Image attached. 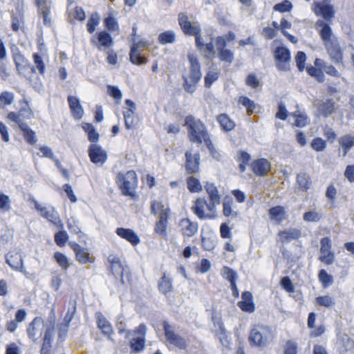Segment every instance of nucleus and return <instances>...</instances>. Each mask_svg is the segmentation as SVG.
I'll use <instances>...</instances> for the list:
<instances>
[{
	"mask_svg": "<svg viewBox=\"0 0 354 354\" xmlns=\"http://www.w3.org/2000/svg\"><path fill=\"white\" fill-rule=\"evenodd\" d=\"M205 191L209 196L207 203L205 198H197L192 206V212L201 220L215 217L216 206L221 203V196L217 187L212 183L205 185Z\"/></svg>",
	"mask_w": 354,
	"mask_h": 354,
	"instance_id": "1",
	"label": "nucleus"
},
{
	"mask_svg": "<svg viewBox=\"0 0 354 354\" xmlns=\"http://www.w3.org/2000/svg\"><path fill=\"white\" fill-rule=\"evenodd\" d=\"M315 28L324 42L330 60L337 65L344 66V50L337 39H331L333 30L330 24L318 19L315 23Z\"/></svg>",
	"mask_w": 354,
	"mask_h": 354,
	"instance_id": "2",
	"label": "nucleus"
},
{
	"mask_svg": "<svg viewBox=\"0 0 354 354\" xmlns=\"http://www.w3.org/2000/svg\"><path fill=\"white\" fill-rule=\"evenodd\" d=\"M185 125L190 142L197 144L207 142L211 146L210 136L205 124L200 119H196L192 115H187L185 118Z\"/></svg>",
	"mask_w": 354,
	"mask_h": 354,
	"instance_id": "3",
	"label": "nucleus"
},
{
	"mask_svg": "<svg viewBox=\"0 0 354 354\" xmlns=\"http://www.w3.org/2000/svg\"><path fill=\"white\" fill-rule=\"evenodd\" d=\"M272 328L268 325L258 324L251 329L248 341L251 346L260 348L266 347L274 339Z\"/></svg>",
	"mask_w": 354,
	"mask_h": 354,
	"instance_id": "4",
	"label": "nucleus"
},
{
	"mask_svg": "<svg viewBox=\"0 0 354 354\" xmlns=\"http://www.w3.org/2000/svg\"><path fill=\"white\" fill-rule=\"evenodd\" d=\"M188 59L190 67L183 75V86L185 91L192 93L196 88V85L201 79V65L196 57L189 55Z\"/></svg>",
	"mask_w": 354,
	"mask_h": 354,
	"instance_id": "5",
	"label": "nucleus"
},
{
	"mask_svg": "<svg viewBox=\"0 0 354 354\" xmlns=\"http://www.w3.org/2000/svg\"><path fill=\"white\" fill-rule=\"evenodd\" d=\"M115 182L122 191L123 195L133 197L137 187L138 179L136 173L129 171L126 173L119 172L115 178Z\"/></svg>",
	"mask_w": 354,
	"mask_h": 354,
	"instance_id": "6",
	"label": "nucleus"
},
{
	"mask_svg": "<svg viewBox=\"0 0 354 354\" xmlns=\"http://www.w3.org/2000/svg\"><path fill=\"white\" fill-rule=\"evenodd\" d=\"M28 201L32 203L35 209L40 213V215L46 218L48 221L56 225L59 229L64 228V224L61 221L59 214L53 207H46L39 203L33 196H30Z\"/></svg>",
	"mask_w": 354,
	"mask_h": 354,
	"instance_id": "7",
	"label": "nucleus"
},
{
	"mask_svg": "<svg viewBox=\"0 0 354 354\" xmlns=\"http://www.w3.org/2000/svg\"><path fill=\"white\" fill-rule=\"evenodd\" d=\"M178 24L186 36L194 37L195 43L199 44L201 29L198 22H191L187 16L181 13L178 16Z\"/></svg>",
	"mask_w": 354,
	"mask_h": 354,
	"instance_id": "8",
	"label": "nucleus"
},
{
	"mask_svg": "<svg viewBox=\"0 0 354 354\" xmlns=\"http://www.w3.org/2000/svg\"><path fill=\"white\" fill-rule=\"evenodd\" d=\"M320 254L318 259L326 266L332 265L335 259V254L332 250V241L328 236L320 240Z\"/></svg>",
	"mask_w": 354,
	"mask_h": 354,
	"instance_id": "9",
	"label": "nucleus"
},
{
	"mask_svg": "<svg viewBox=\"0 0 354 354\" xmlns=\"http://www.w3.org/2000/svg\"><path fill=\"white\" fill-rule=\"evenodd\" d=\"M108 261L110 263L111 272L115 277H120L122 283H124V275L127 280H129V268L122 263L120 259L118 256L110 254L108 257Z\"/></svg>",
	"mask_w": 354,
	"mask_h": 354,
	"instance_id": "10",
	"label": "nucleus"
},
{
	"mask_svg": "<svg viewBox=\"0 0 354 354\" xmlns=\"http://www.w3.org/2000/svg\"><path fill=\"white\" fill-rule=\"evenodd\" d=\"M274 56L278 70L282 71L290 70V52L286 47H277L274 52Z\"/></svg>",
	"mask_w": 354,
	"mask_h": 354,
	"instance_id": "11",
	"label": "nucleus"
},
{
	"mask_svg": "<svg viewBox=\"0 0 354 354\" xmlns=\"http://www.w3.org/2000/svg\"><path fill=\"white\" fill-rule=\"evenodd\" d=\"M251 171L256 176L265 177L271 171V163L264 158H258L250 164Z\"/></svg>",
	"mask_w": 354,
	"mask_h": 354,
	"instance_id": "12",
	"label": "nucleus"
},
{
	"mask_svg": "<svg viewBox=\"0 0 354 354\" xmlns=\"http://www.w3.org/2000/svg\"><path fill=\"white\" fill-rule=\"evenodd\" d=\"M46 324L41 317H35L28 326L27 333L33 341L37 342L42 335Z\"/></svg>",
	"mask_w": 354,
	"mask_h": 354,
	"instance_id": "13",
	"label": "nucleus"
},
{
	"mask_svg": "<svg viewBox=\"0 0 354 354\" xmlns=\"http://www.w3.org/2000/svg\"><path fill=\"white\" fill-rule=\"evenodd\" d=\"M19 75H22L35 88H39L41 86V80L36 75L35 68L29 63L20 66L18 69Z\"/></svg>",
	"mask_w": 354,
	"mask_h": 354,
	"instance_id": "14",
	"label": "nucleus"
},
{
	"mask_svg": "<svg viewBox=\"0 0 354 354\" xmlns=\"http://www.w3.org/2000/svg\"><path fill=\"white\" fill-rule=\"evenodd\" d=\"M200 166V154L198 153H193L190 151L185 153V167L189 174H193L198 172Z\"/></svg>",
	"mask_w": 354,
	"mask_h": 354,
	"instance_id": "15",
	"label": "nucleus"
},
{
	"mask_svg": "<svg viewBox=\"0 0 354 354\" xmlns=\"http://www.w3.org/2000/svg\"><path fill=\"white\" fill-rule=\"evenodd\" d=\"M35 4L40 17L43 19L44 24L46 26H50L52 24V20L50 17L52 8L51 0H35Z\"/></svg>",
	"mask_w": 354,
	"mask_h": 354,
	"instance_id": "16",
	"label": "nucleus"
},
{
	"mask_svg": "<svg viewBox=\"0 0 354 354\" xmlns=\"http://www.w3.org/2000/svg\"><path fill=\"white\" fill-rule=\"evenodd\" d=\"M88 155L91 160L96 165H102L107 159L105 150L96 144H92L89 146Z\"/></svg>",
	"mask_w": 354,
	"mask_h": 354,
	"instance_id": "17",
	"label": "nucleus"
},
{
	"mask_svg": "<svg viewBox=\"0 0 354 354\" xmlns=\"http://www.w3.org/2000/svg\"><path fill=\"white\" fill-rule=\"evenodd\" d=\"M179 231L183 236L187 237L193 236L197 233L198 224L197 222L192 221L189 218H183L178 223Z\"/></svg>",
	"mask_w": 354,
	"mask_h": 354,
	"instance_id": "18",
	"label": "nucleus"
},
{
	"mask_svg": "<svg viewBox=\"0 0 354 354\" xmlns=\"http://www.w3.org/2000/svg\"><path fill=\"white\" fill-rule=\"evenodd\" d=\"M314 12L317 15H322L326 21H330L335 17L333 6L328 3H315Z\"/></svg>",
	"mask_w": 354,
	"mask_h": 354,
	"instance_id": "19",
	"label": "nucleus"
},
{
	"mask_svg": "<svg viewBox=\"0 0 354 354\" xmlns=\"http://www.w3.org/2000/svg\"><path fill=\"white\" fill-rule=\"evenodd\" d=\"M241 301L237 304L239 308L245 313H252L255 310V304L252 294L249 291H244L241 295Z\"/></svg>",
	"mask_w": 354,
	"mask_h": 354,
	"instance_id": "20",
	"label": "nucleus"
},
{
	"mask_svg": "<svg viewBox=\"0 0 354 354\" xmlns=\"http://www.w3.org/2000/svg\"><path fill=\"white\" fill-rule=\"evenodd\" d=\"M54 337V324L50 322L45 328L44 337L40 353L41 354H47L51 348V343Z\"/></svg>",
	"mask_w": 354,
	"mask_h": 354,
	"instance_id": "21",
	"label": "nucleus"
},
{
	"mask_svg": "<svg viewBox=\"0 0 354 354\" xmlns=\"http://www.w3.org/2000/svg\"><path fill=\"white\" fill-rule=\"evenodd\" d=\"M67 100L73 117L75 120H81L84 116V111L80 99L76 96L68 95Z\"/></svg>",
	"mask_w": 354,
	"mask_h": 354,
	"instance_id": "22",
	"label": "nucleus"
},
{
	"mask_svg": "<svg viewBox=\"0 0 354 354\" xmlns=\"http://www.w3.org/2000/svg\"><path fill=\"white\" fill-rule=\"evenodd\" d=\"M319 114L324 118L331 115L335 111V102L333 99L320 100L316 105Z\"/></svg>",
	"mask_w": 354,
	"mask_h": 354,
	"instance_id": "23",
	"label": "nucleus"
},
{
	"mask_svg": "<svg viewBox=\"0 0 354 354\" xmlns=\"http://www.w3.org/2000/svg\"><path fill=\"white\" fill-rule=\"evenodd\" d=\"M6 262L15 270L24 273V264L21 254L9 252L6 256Z\"/></svg>",
	"mask_w": 354,
	"mask_h": 354,
	"instance_id": "24",
	"label": "nucleus"
},
{
	"mask_svg": "<svg viewBox=\"0 0 354 354\" xmlns=\"http://www.w3.org/2000/svg\"><path fill=\"white\" fill-rule=\"evenodd\" d=\"M92 42L95 44L99 50H104L113 46V39L109 33L102 30L97 34V41L93 39Z\"/></svg>",
	"mask_w": 354,
	"mask_h": 354,
	"instance_id": "25",
	"label": "nucleus"
},
{
	"mask_svg": "<svg viewBox=\"0 0 354 354\" xmlns=\"http://www.w3.org/2000/svg\"><path fill=\"white\" fill-rule=\"evenodd\" d=\"M278 236L281 243H289L297 240L301 236V231L297 228H290L287 230H280Z\"/></svg>",
	"mask_w": 354,
	"mask_h": 354,
	"instance_id": "26",
	"label": "nucleus"
},
{
	"mask_svg": "<svg viewBox=\"0 0 354 354\" xmlns=\"http://www.w3.org/2000/svg\"><path fill=\"white\" fill-rule=\"evenodd\" d=\"M163 329L166 337L167 346L170 350L177 346V335L173 326L169 325L166 321L162 322Z\"/></svg>",
	"mask_w": 354,
	"mask_h": 354,
	"instance_id": "27",
	"label": "nucleus"
},
{
	"mask_svg": "<svg viewBox=\"0 0 354 354\" xmlns=\"http://www.w3.org/2000/svg\"><path fill=\"white\" fill-rule=\"evenodd\" d=\"M145 43L144 41L138 42L132 46L130 52V60L133 64L141 65L145 62V58L142 55L141 52L139 50L140 48H145Z\"/></svg>",
	"mask_w": 354,
	"mask_h": 354,
	"instance_id": "28",
	"label": "nucleus"
},
{
	"mask_svg": "<svg viewBox=\"0 0 354 354\" xmlns=\"http://www.w3.org/2000/svg\"><path fill=\"white\" fill-rule=\"evenodd\" d=\"M270 219L274 221L277 224H280L286 219L287 214L285 207L281 205H276L268 210Z\"/></svg>",
	"mask_w": 354,
	"mask_h": 354,
	"instance_id": "29",
	"label": "nucleus"
},
{
	"mask_svg": "<svg viewBox=\"0 0 354 354\" xmlns=\"http://www.w3.org/2000/svg\"><path fill=\"white\" fill-rule=\"evenodd\" d=\"M116 234L122 239H126L133 245H137L140 242V238L131 229L119 227L116 230Z\"/></svg>",
	"mask_w": 354,
	"mask_h": 354,
	"instance_id": "30",
	"label": "nucleus"
},
{
	"mask_svg": "<svg viewBox=\"0 0 354 354\" xmlns=\"http://www.w3.org/2000/svg\"><path fill=\"white\" fill-rule=\"evenodd\" d=\"M74 252H75L76 260L82 264L93 263L94 260L89 256L88 250L82 248L80 245L75 243L73 245Z\"/></svg>",
	"mask_w": 354,
	"mask_h": 354,
	"instance_id": "31",
	"label": "nucleus"
},
{
	"mask_svg": "<svg viewBox=\"0 0 354 354\" xmlns=\"http://www.w3.org/2000/svg\"><path fill=\"white\" fill-rule=\"evenodd\" d=\"M216 120L222 131L225 132L231 131L235 128L236 124L234 121L226 113H221L218 115Z\"/></svg>",
	"mask_w": 354,
	"mask_h": 354,
	"instance_id": "32",
	"label": "nucleus"
},
{
	"mask_svg": "<svg viewBox=\"0 0 354 354\" xmlns=\"http://www.w3.org/2000/svg\"><path fill=\"white\" fill-rule=\"evenodd\" d=\"M169 209L166 203H162L160 200L153 201L151 205V212L153 215H158L159 218L162 216H168Z\"/></svg>",
	"mask_w": 354,
	"mask_h": 354,
	"instance_id": "33",
	"label": "nucleus"
},
{
	"mask_svg": "<svg viewBox=\"0 0 354 354\" xmlns=\"http://www.w3.org/2000/svg\"><path fill=\"white\" fill-rule=\"evenodd\" d=\"M196 48L204 54V56L209 59L214 57V46L212 42L204 44L201 37H199V44L196 43Z\"/></svg>",
	"mask_w": 354,
	"mask_h": 354,
	"instance_id": "34",
	"label": "nucleus"
},
{
	"mask_svg": "<svg viewBox=\"0 0 354 354\" xmlns=\"http://www.w3.org/2000/svg\"><path fill=\"white\" fill-rule=\"evenodd\" d=\"M97 326L104 335L110 336L113 333V328L101 313L96 314Z\"/></svg>",
	"mask_w": 354,
	"mask_h": 354,
	"instance_id": "35",
	"label": "nucleus"
},
{
	"mask_svg": "<svg viewBox=\"0 0 354 354\" xmlns=\"http://www.w3.org/2000/svg\"><path fill=\"white\" fill-rule=\"evenodd\" d=\"M339 143L343 149V156H346L350 149L354 147V136L350 134L339 138Z\"/></svg>",
	"mask_w": 354,
	"mask_h": 354,
	"instance_id": "36",
	"label": "nucleus"
},
{
	"mask_svg": "<svg viewBox=\"0 0 354 354\" xmlns=\"http://www.w3.org/2000/svg\"><path fill=\"white\" fill-rule=\"evenodd\" d=\"M234 202L231 198L225 197L223 201V214L225 217H236L238 212L233 209Z\"/></svg>",
	"mask_w": 354,
	"mask_h": 354,
	"instance_id": "37",
	"label": "nucleus"
},
{
	"mask_svg": "<svg viewBox=\"0 0 354 354\" xmlns=\"http://www.w3.org/2000/svg\"><path fill=\"white\" fill-rule=\"evenodd\" d=\"M82 127L87 133L90 142H96L99 140L100 135L96 131L95 127L90 123L83 122Z\"/></svg>",
	"mask_w": 354,
	"mask_h": 354,
	"instance_id": "38",
	"label": "nucleus"
},
{
	"mask_svg": "<svg viewBox=\"0 0 354 354\" xmlns=\"http://www.w3.org/2000/svg\"><path fill=\"white\" fill-rule=\"evenodd\" d=\"M290 115L295 119L293 126L304 127L309 123V119L307 115L299 111L291 113Z\"/></svg>",
	"mask_w": 354,
	"mask_h": 354,
	"instance_id": "39",
	"label": "nucleus"
},
{
	"mask_svg": "<svg viewBox=\"0 0 354 354\" xmlns=\"http://www.w3.org/2000/svg\"><path fill=\"white\" fill-rule=\"evenodd\" d=\"M251 160L250 155L245 151H239L237 161L239 164V169L241 173H244L246 170V167Z\"/></svg>",
	"mask_w": 354,
	"mask_h": 354,
	"instance_id": "40",
	"label": "nucleus"
},
{
	"mask_svg": "<svg viewBox=\"0 0 354 354\" xmlns=\"http://www.w3.org/2000/svg\"><path fill=\"white\" fill-rule=\"evenodd\" d=\"M104 24L105 27L111 32L119 33L120 29L116 19L114 18L113 13L111 12L104 19Z\"/></svg>",
	"mask_w": 354,
	"mask_h": 354,
	"instance_id": "41",
	"label": "nucleus"
},
{
	"mask_svg": "<svg viewBox=\"0 0 354 354\" xmlns=\"http://www.w3.org/2000/svg\"><path fill=\"white\" fill-rule=\"evenodd\" d=\"M20 129L23 131L26 142L30 144H35L37 141L35 133L26 124H21Z\"/></svg>",
	"mask_w": 354,
	"mask_h": 354,
	"instance_id": "42",
	"label": "nucleus"
},
{
	"mask_svg": "<svg viewBox=\"0 0 354 354\" xmlns=\"http://www.w3.org/2000/svg\"><path fill=\"white\" fill-rule=\"evenodd\" d=\"M318 279L323 288H326L333 283V277L326 270L322 269L318 272Z\"/></svg>",
	"mask_w": 354,
	"mask_h": 354,
	"instance_id": "43",
	"label": "nucleus"
},
{
	"mask_svg": "<svg viewBox=\"0 0 354 354\" xmlns=\"http://www.w3.org/2000/svg\"><path fill=\"white\" fill-rule=\"evenodd\" d=\"M187 189L192 193H198L202 191L203 187L199 180L194 176L187 178Z\"/></svg>",
	"mask_w": 354,
	"mask_h": 354,
	"instance_id": "44",
	"label": "nucleus"
},
{
	"mask_svg": "<svg viewBox=\"0 0 354 354\" xmlns=\"http://www.w3.org/2000/svg\"><path fill=\"white\" fill-rule=\"evenodd\" d=\"M146 339L144 337H137L131 339L130 341V347L131 350L138 353L143 351Z\"/></svg>",
	"mask_w": 354,
	"mask_h": 354,
	"instance_id": "45",
	"label": "nucleus"
},
{
	"mask_svg": "<svg viewBox=\"0 0 354 354\" xmlns=\"http://www.w3.org/2000/svg\"><path fill=\"white\" fill-rule=\"evenodd\" d=\"M297 183L302 191L309 189L311 185L310 177L306 173H300L297 176Z\"/></svg>",
	"mask_w": 354,
	"mask_h": 354,
	"instance_id": "46",
	"label": "nucleus"
},
{
	"mask_svg": "<svg viewBox=\"0 0 354 354\" xmlns=\"http://www.w3.org/2000/svg\"><path fill=\"white\" fill-rule=\"evenodd\" d=\"M315 304L319 306L331 308L335 304V300L329 295L319 296L315 298Z\"/></svg>",
	"mask_w": 354,
	"mask_h": 354,
	"instance_id": "47",
	"label": "nucleus"
},
{
	"mask_svg": "<svg viewBox=\"0 0 354 354\" xmlns=\"http://www.w3.org/2000/svg\"><path fill=\"white\" fill-rule=\"evenodd\" d=\"M322 218V213L316 211L315 209L306 212L303 214V219L306 222L308 223H317L321 221Z\"/></svg>",
	"mask_w": 354,
	"mask_h": 354,
	"instance_id": "48",
	"label": "nucleus"
},
{
	"mask_svg": "<svg viewBox=\"0 0 354 354\" xmlns=\"http://www.w3.org/2000/svg\"><path fill=\"white\" fill-rule=\"evenodd\" d=\"M239 103L241 104L244 107H245L248 115H252L256 108V104L254 101L250 100L249 97L246 96H241L239 98Z\"/></svg>",
	"mask_w": 354,
	"mask_h": 354,
	"instance_id": "49",
	"label": "nucleus"
},
{
	"mask_svg": "<svg viewBox=\"0 0 354 354\" xmlns=\"http://www.w3.org/2000/svg\"><path fill=\"white\" fill-rule=\"evenodd\" d=\"M14 94L10 91H3L0 94V107L5 108L7 106L11 105L14 102Z\"/></svg>",
	"mask_w": 354,
	"mask_h": 354,
	"instance_id": "50",
	"label": "nucleus"
},
{
	"mask_svg": "<svg viewBox=\"0 0 354 354\" xmlns=\"http://www.w3.org/2000/svg\"><path fill=\"white\" fill-rule=\"evenodd\" d=\"M176 40V34L174 31L168 30L162 32L158 36V41L161 44L174 43Z\"/></svg>",
	"mask_w": 354,
	"mask_h": 354,
	"instance_id": "51",
	"label": "nucleus"
},
{
	"mask_svg": "<svg viewBox=\"0 0 354 354\" xmlns=\"http://www.w3.org/2000/svg\"><path fill=\"white\" fill-rule=\"evenodd\" d=\"M124 124L127 129H133L136 127L135 113L131 111L124 112Z\"/></svg>",
	"mask_w": 354,
	"mask_h": 354,
	"instance_id": "52",
	"label": "nucleus"
},
{
	"mask_svg": "<svg viewBox=\"0 0 354 354\" xmlns=\"http://www.w3.org/2000/svg\"><path fill=\"white\" fill-rule=\"evenodd\" d=\"M218 56L221 62L232 64L234 59V53L229 49H224L218 52Z\"/></svg>",
	"mask_w": 354,
	"mask_h": 354,
	"instance_id": "53",
	"label": "nucleus"
},
{
	"mask_svg": "<svg viewBox=\"0 0 354 354\" xmlns=\"http://www.w3.org/2000/svg\"><path fill=\"white\" fill-rule=\"evenodd\" d=\"M54 259L56 260L59 266L64 270H67L71 266L69 259L63 253L59 252H55L54 254Z\"/></svg>",
	"mask_w": 354,
	"mask_h": 354,
	"instance_id": "54",
	"label": "nucleus"
},
{
	"mask_svg": "<svg viewBox=\"0 0 354 354\" xmlns=\"http://www.w3.org/2000/svg\"><path fill=\"white\" fill-rule=\"evenodd\" d=\"M116 328L120 334L124 333L125 337L127 339L130 337L131 335V331L126 330V324L125 322H124V316L122 315H118L117 317Z\"/></svg>",
	"mask_w": 354,
	"mask_h": 354,
	"instance_id": "55",
	"label": "nucleus"
},
{
	"mask_svg": "<svg viewBox=\"0 0 354 354\" xmlns=\"http://www.w3.org/2000/svg\"><path fill=\"white\" fill-rule=\"evenodd\" d=\"M167 218L168 216H161L156 223V232L162 236H165L166 234L165 230L167 224Z\"/></svg>",
	"mask_w": 354,
	"mask_h": 354,
	"instance_id": "56",
	"label": "nucleus"
},
{
	"mask_svg": "<svg viewBox=\"0 0 354 354\" xmlns=\"http://www.w3.org/2000/svg\"><path fill=\"white\" fill-rule=\"evenodd\" d=\"M11 209V200L10 197L0 192V212H7Z\"/></svg>",
	"mask_w": 354,
	"mask_h": 354,
	"instance_id": "57",
	"label": "nucleus"
},
{
	"mask_svg": "<svg viewBox=\"0 0 354 354\" xmlns=\"http://www.w3.org/2000/svg\"><path fill=\"white\" fill-rule=\"evenodd\" d=\"M292 4L290 1L283 0L282 2L275 4L273 7V10L283 13L290 12L292 9Z\"/></svg>",
	"mask_w": 354,
	"mask_h": 354,
	"instance_id": "58",
	"label": "nucleus"
},
{
	"mask_svg": "<svg viewBox=\"0 0 354 354\" xmlns=\"http://www.w3.org/2000/svg\"><path fill=\"white\" fill-rule=\"evenodd\" d=\"M68 239V234L64 228L60 229V230L55 234V241L59 246H64Z\"/></svg>",
	"mask_w": 354,
	"mask_h": 354,
	"instance_id": "59",
	"label": "nucleus"
},
{
	"mask_svg": "<svg viewBox=\"0 0 354 354\" xmlns=\"http://www.w3.org/2000/svg\"><path fill=\"white\" fill-rule=\"evenodd\" d=\"M160 290L164 294H167L171 291V283L169 277L164 275L159 283Z\"/></svg>",
	"mask_w": 354,
	"mask_h": 354,
	"instance_id": "60",
	"label": "nucleus"
},
{
	"mask_svg": "<svg viewBox=\"0 0 354 354\" xmlns=\"http://www.w3.org/2000/svg\"><path fill=\"white\" fill-rule=\"evenodd\" d=\"M100 21V16L97 12L92 14L91 17L87 22V29L90 33H93L96 26L98 25Z\"/></svg>",
	"mask_w": 354,
	"mask_h": 354,
	"instance_id": "61",
	"label": "nucleus"
},
{
	"mask_svg": "<svg viewBox=\"0 0 354 354\" xmlns=\"http://www.w3.org/2000/svg\"><path fill=\"white\" fill-rule=\"evenodd\" d=\"M310 145L313 150L322 151L326 147V142L322 138L317 137L312 140Z\"/></svg>",
	"mask_w": 354,
	"mask_h": 354,
	"instance_id": "62",
	"label": "nucleus"
},
{
	"mask_svg": "<svg viewBox=\"0 0 354 354\" xmlns=\"http://www.w3.org/2000/svg\"><path fill=\"white\" fill-rule=\"evenodd\" d=\"M298 346L297 344L292 340H288L286 342L283 354H297Z\"/></svg>",
	"mask_w": 354,
	"mask_h": 354,
	"instance_id": "63",
	"label": "nucleus"
},
{
	"mask_svg": "<svg viewBox=\"0 0 354 354\" xmlns=\"http://www.w3.org/2000/svg\"><path fill=\"white\" fill-rule=\"evenodd\" d=\"M340 354H354V341L351 338L344 342V347L340 351Z\"/></svg>",
	"mask_w": 354,
	"mask_h": 354,
	"instance_id": "64",
	"label": "nucleus"
}]
</instances>
